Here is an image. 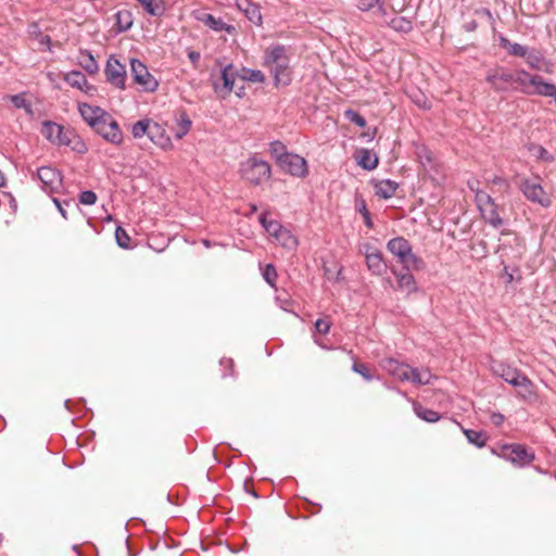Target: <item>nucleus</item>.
<instances>
[{
  "label": "nucleus",
  "mask_w": 556,
  "mask_h": 556,
  "mask_svg": "<svg viewBox=\"0 0 556 556\" xmlns=\"http://www.w3.org/2000/svg\"><path fill=\"white\" fill-rule=\"evenodd\" d=\"M476 202H477L478 208L480 210L481 207L489 205L494 201L486 192H484L482 190H477L476 191Z\"/></svg>",
  "instance_id": "46"
},
{
  "label": "nucleus",
  "mask_w": 556,
  "mask_h": 556,
  "mask_svg": "<svg viewBox=\"0 0 556 556\" xmlns=\"http://www.w3.org/2000/svg\"><path fill=\"white\" fill-rule=\"evenodd\" d=\"M277 270L274 265L267 264L263 270V278L273 288L276 286Z\"/></svg>",
  "instance_id": "42"
},
{
  "label": "nucleus",
  "mask_w": 556,
  "mask_h": 556,
  "mask_svg": "<svg viewBox=\"0 0 556 556\" xmlns=\"http://www.w3.org/2000/svg\"><path fill=\"white\" fill-rule=\"evenodd\" d=\"M278 166L281 170L294 177L303 178L308 174L306 160L294 153H289L285 156Z\"/></svg>",
  "instance_id": "12"
},
{
  "label": "nucleus",
  "mask_w": 556,
  "mask_h": 556,
  "mask_svg": "<svg viewBox=\"0 0 556 556\" xmlns=\"http://www.w3.org/2000/svg\"><path fill=\"white\" fill-rule=\"evenodd\" d=\"M498 456L518 466L529 465L534 459V453L520 444L503 445Z\"/></svg>",
  "instance_id": "5"
},
{
  "label": "nucleus",
  "mask_w": 556,
  "mask_h": 556,
  "mask_svg": "<svg viewBox=\"0 0 556 556\" xmlns=\"http://www.w3.org/2000/svg\"><path fill=\"white\" fill-rule=\"evenodd\" d=\"M275 239L280 245L289 250H293L298 245L296 238L286 228H282Z\"/></svg>",
  "instance_id": "31"
},
{
  "label": "nucleus",
  "mask_w": 556,
  "mask_h": 556,
  "mask_svg": "<svg viewBox=\"0 0 556 556\" xmlns=\"http://www.w3.org/2000/svg\"><path fill=\"white\" fill-rule=\"evenodd\" d=\"M363 253L366 258V265L374 275L380 276L387 270V264L378 249L366 244L364 245Z\"/></svg>",
  "instance_id": "14"
},
{
  "label": "nucleus",
  "mask_w": 556,
  "mask_h": 556,
  "mask_svg": "<svg viewBox=\"0 0 556 556\" xmlns=\"http://www.w3.org/2000/svg\"><path fill=\"white\" fill-rule=\"evenodd\" d=\"M106 80L119 89L125 88L126 67L116 58L110 56L104 70Z\"/></svg>",
  "instance_id": "13"
},
{
  "label": "nucleus",
  "mask_w": 556,
  "mask_h": 556,
  "mask_svg": "<svg viewBox=\"0 0 556 556\" xmlns=\"http://www.w3.org/2000/svg\"><path fill=\"white\" fill-rule=\"evenodd\" d=\"M397 189V184L392 180H381L375 184V193L381 199H390Z\"/></svg>",
  "instance_id": "30"
},
{
  "label": "nucleus",
  "mask_w": 556,
  "mask_h": 556,
  "mask_svg": "<svg viewBox=\"0 0 556 556\" xmlns=\"http://www.w3.org/2000/svg\"><path fill=\"white\" fill-rule=\"evenodd\" d=\"M356 161L361 167L367 170H372L378 165V156L376 155V153L367 149H362L357 151Z\"/></svg>",
  "instance_id": "26"
},
{
  "label": "nucleus",
  "mask_w": 556,
  "mask_h": 556,
  "mask_svg": "<svg viewBox=\"0 0 556 556\" xmlns=\"http://www.w3.org/2000/svg\"><path fill=\"white\" fill-rule=\"evenodd\" d=\"M260 222L262 224V226L264 227V229L266 230V232L271 236V237H276L281 230H282V226L276 222V220H267L266 218V215L265 214H262L260 216Z\"/></svg>",
  "instance_id": "38"
},
{
  "label": "nucleus",
  "mask_w": 556,
  "mask_h": 556,
  "mask_svg": "<svg viewBox=\"0 0 556 556\" xmlns=\"http://www.w3.org/2000/svg\"><path fill=\"white\" fill-rule=\"evenodd\" d=\"M151 122H152V119H150V118L140 119V121L136 122L131 126V135L134 136V138L139 139V138H142L143 136H148V131H149Z\"/></svg>",
  "instance_id": "37"
},
{
  "label": "nucleus",
  "mask_w": 556,
  "mask_h": 556,
  "mask_svg": "<svg viewBox=\"0 0 556 556\" xmlns=\"http://www.w3.org/2000/svg\"><path fill=\"white\" fill-rule=\"evenodd\" d=\"M387 248L390 253L397 257L404 269L421 270L424 268V261L413 253L412 245L403 237L391 239L388 242Z\"/></svg>",
  "instance_id": "4"
},
{
  "label": "nucleus",
  "mask_w": 556,
  "mask_h": 556,
  "mask_svg": "<svg viewBox=\"0 0 556 556\" xmlns=\"http://www.w3.org/2000/svg\"><path fill=\"white\" fill-rule=\"evenodd\" d=\"M64 80L73 88L88 92L92 87L88 84L85 75L79 71H72L64 76Z\"/></svg>",
  "instance_id": "24"
},
{
  "label": "nucleus",
  "mask_w": 556,
  "mask_h": 556,
  "mask_svg": "<svg viewBox=\"0 0 556 556\" xmlns=\"http://www.w3.org/2000/svg\"><path fill=\"white\" fill-rule=\"evenodd\" d=\"M379 3V0H358L357 7L362 11H368L376 7Z\"/></svg>",
  "instance_id": "50"
},
{
  "label": "nucleus",
  "mask_w": 556,
  "mask_h": 556,
  "mask_svg": "<svg viewBox=\"0 0 556 556\" xmlns=\"http://www.w3.org/2000/svg\"><path fill=\"white\" fill-rule=\"evenodd\" d=\"M426 157H427V160H428L429 162L431 161V156L429 155V152H428V151H426Z\"/></svg>",
  "instance_id": "62"
},
{
  "label": "nucleus",
  "mask_w": 556,
  "mask_h": 556,
  "mask_svg": "<svg viewBox=\"0 0 556 556\" xmlns=\"http://www.w3.org/2000/svg\"><path fill=\"white\" fill-rule=\"evenodd\" d=\"M5 185V177L3 173L0 170V187H3Z\"/></svg>",
  "instance_id": "59"
},
{
  "label": "nucleus",
  "mask_w": 556,
  "mask_h": 556,
  "mask_svg": "<svg viewBox=\"0 0 556 556\" xmlns=\"http://www.w3.org/2000/svg\"><path fill=\"white\" fill-rule=\"evenodd\" d=\"M188 56L193 64H195L200 60V53L195 51H190Z\"/></svg>",
  "instance_id": "55"
},
{
  "label": "nucleus",
  "mask_w": 556,
  "mask_h": 556,
  "mask_svg": "<svg viewBox=\"0 0 556 556\" xmlns=\"http://www.w3.org/2000/svg\"><path fill=\"white\" fill-rule=\"evenodd\" d=\"M483 12H484L489 17H491V13H490V11H489V10H484Z\"/></svg>",
  "instance_id": "63"
},
{
  "label": "nucleus",
  "mask_w": 556,
  "mask_h": 556,
  "mask_svg": "<svg viewBox=\"0 0 556 556\" xmlns=\"http://www.w3.org/2000/svg\"><path fill=\"white\" fill-rule=\"evenodd\" d=\"M41 134L50 142L60 146H70L73 138H75L71 129H65L63 126L53 122H45L41 127Z\"/></svg>",
  "instance_id": "8"
},
{
  "label": "nucleus",
  "mask_w": 556,
  "mask_h": 556,
  "mask_svg": "<svg viewBox=\"0 0 556 556\" xmlns=\"http://www.w3.org/2000/svg\"><path fill=\"white\" fill-rule=\"evenodd\" d=\"M463 432H464L465 437L467 438V440L469 441V443H471L478 447H483L485 445L486 435L484 432L470 430V429H463Z\"/></svg>",
  "instance_id": "34"
},
{
  "label": "nucleus",
  "mask_w": 556,
  "mask_h": 556,
  "mask_svg": "<svg viewBox=\"0 0 556 556\" xmlns=\"http://www.w3.org/2000/svg\"><path fill=\"white\" fill-rule=\"evenodd\" d=\"M115 239H116L117 244L121 248H123V249L129 248L130 237L128 236V233L126 232V230L124 228H122V227L116 228Z\"/></svg>",
  "instance_id": "43"
},
{
  "label": "nucleus",
  "mask_w": 556,
  "mask_h": 556,
  "mask_svg": "<svg viewBox=\"0 0 556 556\" xmlns=\"http://www.w3.org/2000/svg\"><path fill=\"white\" fill-rule=\"evenodd\" d=\"M434 376L429 369H418L410 366V372H408V379L406 381L412 382L415 386L430 384Z\"/></svg>",
  "instance_id": "27"
},
{
  "label": "nucleus",
  "mask_w": 556,
  "mask_h": 556,
  "mask_svg": "<svg viewBox=\"0 0 556 556\" xmlns=\"http://www.w3.org/2000/svg\"><path fill=\"white\" fill-rule=\"evenodd\" d=\"M79 113L84 121L92 128L97 125H99L100 121L108 113L100 106H93L87 103L79 105Z\"/></svg>",
  "instance_id": "19"
},
{
  "label": "nucleus",
  "mask_w": 556,
  "mask_h": 556,
  "mask_svg": "<svg viewBox=\"0 0 556 556\" xmlns=\"http://www.w3.org/2000/svg\"><path fill=\"white\" fill-rule=\"evenodd\" d=\"M382 367L391 376L400 381H406L408 379V372H410V366L404 363H400L393 358L383 361Z\"/></svg>",
  "instance_id": "21"
},
{
  "label": "nucleus",
  "mask_w": 556,
  "mask_h": 556,
  "mask_svg": "<svg viewBox=\"0 0 556 556\" xmlns=\"http://www.w3.org/2000/svg\"><path fill=\"white\" fill-rule=\"evenodd\" d=\"M203 243L205 247H210V242L207 240H204Z\"/></svg>",
  "instance_id": "64"
},
{
  "label": "nucleus",
  "mask_w": 556,
  "mask_h": 556,
  "mask_svg": "<svg viewBox=\"0 0 556 556\" xmlns=\"http://www.w3.org/2000/svg\"><path fill=\"white\" fill-rule=\"evenodd\" d=\"M500 252H501V257L503 258L502 262L505 263V261L507 258V247L506 245H502L500 248Z\"/></svg>",
  "instance_id": "57"
},
{
  "label": "nucleus",
  "mask_w": 556,
  "mask_h": 556,
  "mask_svg": "<svg viewBox=\"0 0 556 556\" xmlns=\"http://www.w3.org/2000/svg\"><path fill=\"white\" fill-rule=\"evenodd\" d=\"M240 176L251 185L258 186L271 176L270 165L257 154H253L240 164Z\"/></svg>",
  "instance_id": "3"
},
{
  "label": "nucleus",
  "mask_w": 556,
  "mask_h": 556,
  "mask_svg": "<svg viewBox=\"0 0 556 556\" xmlns=\"http://www.w3.org/2000/svg\"><path fill=\"white\" fill-rule=\"evenodd\" d=\"M269 153L279 164L290 152L287 151V147L282 142L273 141L269 144Z\"/></svg>",
  "instance_id": "36"
},
{
  "label": "nucleus",
  "mask_w": 556,
  "mask_h": 556,
  "mask_svg": "<svg viewBox=\"0 0 556 556\" xmlns=\"http://www.w3.org/2000/svg\"><path fill=\"white\" fill-rule=\"evenodd\" d=\"M130 72L136 84L141 86L144 91H155L159 81L150 74L147 66L137 59L130 61Z\"/></svg>",
  "instance_id": "9"
},
{
  "label": "nucleus",
  "mask_w": 556,
  "mask_h": 556,
  "mask_svg": "<svg viewBox=\"0 0 556 556\" xmlns=\"http://www.w3.org/2000/svg\"><path fill=\"white\" fill-rule=\"evenodd\" d=\"M353 371L359 374L365 380H372L374 376L369 372L368 368L361 363H354L352 366Z\"/></svg>",
  "instance_id": "49"
},
{
  "label": "nucleus",
  "mask_w": 556,
  "mask_h": 556,
  "mask_svg": "<svg viewBox=\"0 0 556 556\" xmlns=\"http://www.w3.org/2000/svg\"><path fill=\"white\" fill-rule=\"evenodd\" d=\"M148 137L153 143L164 150H169L173 148L172 140L168 136H166L165 129L153 121L150 124Z\"/></svg>",
  "instance_id": "20"
},
{
  "label": "nucleus",
  "mask_w": 556,
  "mask_h": 556,
  "mask_svg": "<svg viewBox=\"0 0 556 556\" xmlns=\"http://www.w3.org/2000/svg\"><path fill=\"white\" fill-rule=\"evenodd\" d=\"M414 412L419 418L427 422H435L440 419V415L437 412L425 408L418 403H414Z\"/></svg>",
  "instance_id": "33"
},
{
  "label": "nucleus",
  "mask_w": 556,
  "mask_h": 556,
  "mask_svg": "<svg viewBox=\"0 0 556 556\" xmlns=\"http://www.w3.org/2000/svg\"><path fill=\"white\" fill-rule=\"evenodd\" d=\"M490 419H491V422H492L494 426L498 427V426H501V425L504 422L505 417H504V415H502V414H500V413H493V414L491 415Z\"/></svg>",
  "instance_id": "51"
},
{
  "label": "nucleus",
  "mask_w": 556,
  "mask_h": 556,
  "mask_svg": "<svg viewBox=\"0 0 556 556\" xmlns=\"http://www.w3.org/2000/svg\"><path fill=\"white\" fill-rule=\"evenodd\" d=\"M240 78L236 67L228 64L222 70L220 79L222 84L214 83V90L220 98H226L235 89L237 79Z\"/></svg>",
  "instance_id": "11"
},
{
  "label": "nucleus",
  "mask_w": 556,
  "mask_h": 556,
  "mask_svg": "<svg viewBox=\"0 0 556 556\" xmlns=\"http://www.w3.org/2000/svg\"><path fill=\"white\" fill-rule=\"evenodd\" d=\"M520 188H521L523 195L529 201L538 203L543 207L551 206L552 200L539 181L525 179L521 182Z\"/></svg>",
  "instance_id": "10"
},
{
  "label": "nucleus",
  "mask_w": 556,
  "mask_h": 556,
  "mask_svg": "<svg viewBox=\"0 0 556 556\" xmlns=\"http://www.w3.org/2000/svg\"><path fill=\"white\" fill-rule=\"evenodd\" d=\"M514 241L519 247L518 254L516 256L517 258H519L525 250V247L522 245L521 241L518 238H514Z\"/></svg>",
  "instance_id": "56"
},
{
  "label": "nucleus",
  "mask_w": 556,
  "mask_h": 556,
  "mask_svg": "<svg viewBox=\"0 0 556 556\" xmlns=\"http://www.w3.org/2000/svg\"><path fill=\"white\" fill-rule=\"evenodd\" d=\"M491 369L494 375L503 378L507 383L511 386L516 384L517 380L523 375L516 367H511L510 365L496 361L492 362Z\"/></svg>",
  "instance_id": "17"
},
{
  "label": "nucleus",
  "mask_w": 556,
  "mask_h": 556,
  "mask_svg": "<svg viewBox=\"0 0 556 556\" xmlns=\"http://www.w3.org/2000/svg\"><path fill=\"white\" fill-rule=\"evenodd\" d=\"M479 211L483 219L494 228H498L503 225V219L498 214L497 205L495 204V202H492L491 204L481 207Z\"/></svg>",
  "instance_id": "25"
},
{
  "label": "nucleus",
  "mask_w": 556,
  "mask_h": 556,
  "mask_svg": "<svg viewBox=\"0 0 556 556\" xmlns=\"http://www.w3.org/2000/svg\"><path fill=\"white\" fill-rule=\"evenodd\" d=\"M397 282V288L406 293L410 294L417 290L416 281L414 276L406 271H397L395 269L392 270Z\"/></svg>",
  "instance_id": "22"
},
{
  "label": "nucleus",
  "mask_w": 556,
  "mask_h": 556,
  "mask_svg": "<svg viewBox=\"0 0 556 556\" xmlns=\"http://www.w3.org/2000/svg\"><path fill=\"white\" fill-rule=\"evenodd\" d=\"M504 271H505V275L507 276V281L511 282L514 278H513L511 274L507 273V266L504 267Z\"/></svg>",
  "instance_id": "58"
},
{
  "label": "nucleus",
  "mask_w": 556,
  "mask_h": 556,
  "mask_svg": "<svg viewBox=\"0 0 556 556\" xmlns=\"http://www.w3.org/2000/svg\"><path fill=\"white\" fill-rule=\"evenodd\" d=\"M264 64L270 68L276 86H288L292 79L289 58L283 46H274L265 50Z\"/></svg>",
  "instance_id": "1"
},
{
  "label": "nucleus",
  "mask_w": 556,
  "mask_h": 556,
  "mask_svg": "<svg viewBox=\"0 0 556 556\" xmlns=\"http://www.w3.org/2000/svg\"><path fill=\"white\" fill-rule=\"evenodd\" d=\"M197 21L203 23L205 26L214 31H226L228 34L235 33L236 28L232 25L226 24L222 18H216L210 13L197 11L193 13Z\"/></svg>",
  "instance_id": "15"
},
{
  "label": "nucleus",
  "mask_w": 556,
  "mask_h": 556,
  "mask_svg": "<svg viewBox=\"0 0 556 556\" xmlns=\"http://www.w3.org/2000/svg\"><path fill=\"white\" fill-rule=\"evenodd\" d=\"M485 79L496 91H508L514 89V71L504 66L491 68L488 72Z\"/></svg>",
  "instance_id": "6"
},
{
  "label": "nucleus",
  "mask_w": 556,
  "mask_h": 556,
  "mask_svg": "<svg viewBox=\"0 0 556 556\" xmlns=\"http://www.w3.org/2000/svg\"><path fill=\"white\" fill-rule=\"evenodd\" d=\"M364 217H365V220H366L367 226H370V225H371V223H370V220H369L368 213H367L366 211H365V213H364Z\"/></svg>",
  "instance_id": "61"
},
{
  "label": "nucleus",
  "mask_w": 556,
  "mask_h": 556,
  "mask_svg": "<svg viewBox=\"0 0 556 556\" xmlns=\"http://www.w3.org/2000/svg\"><path fill=\"white\" fill-rule=\"evenodd\" d=\"M529 151L531 152L532 156H534L538 161H541V162H544V163H552L554 161L553 154L549 153L542 146L531 144L529 147Z\"/></svg>",
  "instance_id": "35"
},
{
  "label": "nucleus",
  "mask_w": 556,
  "mask_h": 556,
  "mask_svg": "<svg viewBox=\"0 0 556 556\" xmlns=\"http://www.w3.org/2000/svg\"><path fill=\"white\" fill-rule=\"evenodd\" d=\"M53 202L56 205V207H58L59 212L61 213V215L66 219L67 218V213L64 210L62 203L56 198H53Z\"/></svg>",
  "instance_id": "53"
},
{
  "label": "nucleus",
  "mask_w": 556,
  "mask_h": 556,
  "mask_svg": "<svg viewBox=\"0 0 556 556\" xmlns=\"http://www.w3.org/2000/svg\"><path fill=\"white\" fill-rule=\"evenodd\" d=\"M523 59L526 60V64L530 68L545 73H551L552 64L544 58L541 51L534 48H528Z\"/></svg>",
  "instance_id": "18"
},
{
  "label": "nucleus",
  "mask_w": 556,
  "mask_h": 556,
  "mask_svg": "<svg viewBox=\"0 0 556 556\" xmlns=\"http://www.w3.org/2000/svg\"><path fill=\"white\" fill-rule=\"evenodd\" d=\"M97 201V194L93 191L87 190L79 194V202L84 205H92Z\"/></svg>",
  "instance_id": "48"
},
{
  "label": "nucleus",
  "mask_w": 556,
  "mask_h": 556,
  "mask_svg": "<svg viewBox=\"0 0 556 556\" xmlns=\"http://www.w3.org/2000/svg\"><path fill=\"white\" fill-rule=\"evenodd\" d=\"M247 18L255 25L262 24V14L260 7L255 3H251L249 8L243 12Z\"/></svg>",
  "instance_id": "39"
},
{
  "label": "nucleus",
  "mask_w": 556,
  "mask_h": 556,
  "mask_svg": "<svg viewBox=\"0 0 556 556\" xmlns=\"http://www.w3.org/2000/svg\"><path fill=\"white\" fill-rule=\"evenodd\" d=\"M241 80H249L252 83H263L265 80L264 74L258 70H247L245 75L240 77Z\"/></svg>",
  "instance_id": "44"
},
{
  "label": "nucleus",
  "mask_w": 556,
  "mask_h": 556,
  "mask_svg": "<svg viewBox=\"0 0 556 556\" xmlns=\"http://www.w3.org/2000/svg\"><path fill=\"white\" fill-rule=\"evenodd\" d=\"M37 176L42 184V188L47 191H54L61 185L60 173L50 166L40 167L37 172Z\"/></svg>",
  "instance_id": "16"
},
{
  "label": "nucleus",
  "mask_w": 556,
  "mask_h": 556,
  "mask_svg": "<svg viewBox=\"0 0 556 556\" xmlns=\"http://www.w3.org/2000/svg\"><path fill=\"white\" fill-rule=\"evenodd\" d=\"M190 128H191V121L185 113H182L180 115V119L178 122V129L175 134V137L177 139H181L184 136H186L188 134Z\"/></svg>",
  "instance_id": "40"
},
{
  "label": "nucleus",
  "mask_w": 556,
  "mask_h": 556,
  "mask_svg": "<svg viewBox=\"0 0 556 556\" xmlns=\"http://www.w3.org/2000/svg\"><path fill=\"white\" fill-rule=\"evenodd\" d=\"M390 25L399 31H408L412 28L410 22L403 17H394L391 20Z\"/></svg>",
  "instance_id": "45"
},
{
  "label": "nucleus",
  "mask_w": 556,
  "mask_h": 556,
  "mask_svg": "<svg viewBox=\"0 0 556 556\" xmlns=\"http://www.w3.org/2000/svg\"><path fill=\"white\" fill-rule=\"evenodd\" d=\"M477 184H478V182H469V184H468V185H469V188H470L472 191H475V192L478 190V189L476 188V185H477Z\"/></svg>",
  "instance_id": "60"
},
{
  "label": "nucleus",
  "mask_w": 556,
  "mask_h": 556,
  "mask_svg": "<svg viewBox=\"0 0 556 556\" xmlns=\"http://www.w3.org/2000/svg\"><path fill=\"white\" fill-rule=\"evenodd\" d=\"M252 2L250 0H235V4L242 13L249 8Z\"/></svg>",
  "instance_id": "52"
},
{
  "label": "nucleus",
  "mask_w": 556,
  "mask_h": 556,
  "mask_svg": "<svg viewBox=\"0 0 556 556\" xmlns=\"http://www.w3.org/2000/svg\"><path fill=\"white\" fill-rule=\"evenodd\" d=\"M552 84L547 83L540 75H533L526 70L514 71V89L528 96L545 97Z\"/></svg>",
  "instance_id": "2"
},
{
  "label": "nucleus",
  "mask_w": 556,
  "mask_h": 556,
  "mask_svg": "<svg viewBox=\"0 0 556 556\" xmlns=\"http://www.w3.org/2000/svg\"><path fill=\"white\" fill-rule=\"evenodd\" d=\"M93 130L112 144L119 146L123 142V132L110 113L105 114Z\"/></svg>",
  "instance_id": "7"
},
{
  "label": "nucleus",
  "mask_w": 556,
  "mask_h": 556,
  "mask_svg": "<svg viewBox=\"0 0 556 556\" xmlns=\"http://www.w3.org/2000/svg\"><path fill=\"white\" fill-rule=\"evenodd\" d=\"M332 326V321L329 316H326L324 318H319L314 324V341L316 344H318L321 348H326L325 344L318 339L317 336H326L329 333L330 328Z\"/></svg>",
  "instance_id": "28"
},
{
  "label": "nucleus",
  "mask_w": 556,
  "mask_h": 556,
  "mask_svg": "<svg viewBox=\"0 0 556 556\" xmlns=\"http://www.w3.org/2000/svg\"><path fill=\"white\" fill-rule=\"evenodd\" d=\"M501 45L507 50L510 55L525 58L528 47L517 42H510L506 38L501 39Z\"/></svg>",
  "instance_id": "32"
},
{
  "label": "nucleus",
  "mask_w": 556,
  "mask_h": 556,
  "mask_svg": "<svg viewBox=\"0 0 556 556\" xmlns=\"http://www.w3.org/2000/svg\"><path fill=\"white\" fill-rule=\"evenodd\" d=\"M513 387L517 389L518 394L525 400L531 401L536 397L535 387L526 375H522Z\"/></svg>",
  "instance_id": "23"
},
{
  "label": "nucleus",
  "mask_w": 556,
  "mask_h": 556,
  "mask_svg": "<svg viewBox=\"0 0 556 556\" xmlns=\"http://www.w3.org/2000/svg\"><path fill=\"white\" fill-rule=\"evenodd\" d=\"M10 100L11 102L13 103V105L17 109H24L28 114H31L33 111H31V105L30 103L26 100L25 96L24 94H15V96H11L10 97Z\"/></svg>",
  "instance_id": "41"
},
{
  "label": "nucleus",
  "mask_w": 556,
  "mask_h": 556,
  "mask_svg": "<svg viewBox=\"0 0 556 556\" xmlns=\"http://www.w3.org/2000/svg\"><path fill=\"white\" fill-rule=\"evenodd\" d=\"M345 117L351 123H354L355 125H357L359 127H365V125H366L365 118L363 116H361L357 112L353 111V110H346L345 111Z\"/></svg>",
  "instance_id": "47"
},
{
  "label": "nucleus",
  "mask_w": 556,
  "mask_h": 556,
  "mask_svg": "<svg viewBox=\"0 0 556 556\" xmlns=\"http://www.w3.org/2000/svg\"><path fill=\"white\" fill-rule=\"evenodd\" d=\"M78 64L90 75L98 73L99 65L93 55L87 50H80L78 55Z\"/></svg>",
  "instance_id": "29"
},
{
  "label": "nucleus",
  "mask_w": 556,
  "mask_h": 556,
  "mask_svg": "<svg viewBox=\"0 0 556 556\" xmlns=\"http://www.w3.org/2000/svg\"><path fill=\"white\" fill-rule=\"evenodd\" d=\"M464 28H465L467 31H473V30L477 28V22H476V21L467 22V23L464 25Z\"/></svg>",
  "instance_id": "54"
}]
</instances>
